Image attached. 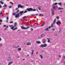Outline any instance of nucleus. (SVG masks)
<instances>
[{
  "label": "nucleus",
  "mask_w": 65,
  "mask_h": 65,
  "mask_svg": "<svg viewBox=\"0 0 65 65\" xmlns=\"http://www.w3.org/2000/svg\"><path fill=\"white\" fill-rule=\"evenodd\" d=\"M1 41V38H0V41Z\"/></svg>",
  "instance_id": "58"
},
{
  "label": "nucleus",
  "mask_w": 65,
  "mask_h": 65,
  "mask_svg": "<svg viewBox=\"0 0 65 65\" xmlns=\"http://www.w3.org/2000/svg\"><path fill=\"white\" fill-rule=\"evenodd\" d=\"M26 10L28 11H36V10L35 9H32V8H27Z\"/></svg>",
  "instance_id": "1"
},
{
  "label": "nucleus",
  "mask_w": 65,
  "mask_h": 65,
  "mask_svg": "<svg viewBox=\"0 0 65 65\" xmlns=\"http://www.w3.org/2000/svg\"><path fill=\"white\" fill-rule=\"evenodd\" d=\"M56 18L54 20V21L53 23V24H55V23H56Z\"/></svg>",
  "instance_id": "17"
},
{
  "label": "nucleus",
  "mask_w": 65,
  "mask_h": 65,
  "mask_svg": "<svg viewBox=\"0 0 65 65\" xmlns=\"http://www.w3.org/2000/svg\"><path fill=\"white\" fill-rule=\"evenodd\" d=\"M6 25H3V27H6Z\"/></svg>",
  "instance_id": "44"
},
{
  "label": "nucleus",
  "mask_w": 65,
  "mask_h": 65,
  "mask_svg": "<svg viewBox=\"0 0 65 65\" xmlns=\"http://www.w3.org/2000/svg\"><path fill=\"white\" fill-rule=\"evenodd\" d=\"M7 20H9V19L8 18V17H7Z\"/></svg>",
  "instance_id": "41"
},
{
  "label": "nucleus",
  "mask_w": 65,
  "mask_h": 65,
  "mask_svg": "<svg viewBox=\"0 0 65 65\" xmlns=\"http://www.w3.org/2000/svg\"><path fill=\"white\" fill-rule=\"evenodd\" d=\"M56 7L57 8V9L58 10H63V9H64L63 8L58 7V6L57 5L56 6Z\"/></svg>",
  "instance_id": "4"
},
{
  "label": "nucleus",
  "mask_w": 65,
  "mask_h": 65,
  "mask_svg": "<svg viewBox=\"0 0 65 65\" xmlns=\"http://www.w3.org/2000/svg\"><path fill=\"white\" fill-rule=\"evenodd\" d=\"M53 9L54 10H55V9H56V7H53V9Z\"/></svg>",
  "instance_id": "24"
},
{
  "label": "nucleus",
  "mask_w": 65,
  "mask_h": 65,
  "mask_svg": "<svg viewBox=\"0 0 65 65\" xmlns=\"http://www.w3.org/2000/svg\"><path fill=\"white\" fill-rule=\"evenodd\" d=\"M40 57H41V59H42V58H43V57L42 56V55H40Z\"/></svg>",
  "instance_id": "32"
},
{
  "label": "nucleus",
  "mask_w": 65,
  "mask_h": 65,
  "mask_svg": "<svg viewBox=\"0 0 65 65\" xmlns=\"http://www.w3.org/2000/svg\"><path fill=\"white\" fill-rule=\"evenodd\" d=\"M16 29H17V27H15L14 29H12V30H13V31H14L15 30H16Z\"/></svg>",
  "instance_id": "25"
},
{
  "label": "nucleus",
  "mask_w": 65,
  "mask_h": 65,
  "mask_svg": "<svg viewBox=\"0 0 65 65\" xmlns=\"http://www.w3.org/2000/svg\"><path fill=\"white\" fill-rule=\"evenodd\" d=\"M41 38V36H40V37H38L39 39Z\"/></svg>",
  "instance_id": "42"
},
{
  "label": "nucleus",
  "mask_w": 65,
  "mask_h": 65,
  "mask_svg": "<svg viewBox=\"0 0 65 65\" xmlns=\"http://www.w3.org/2000/svg\"><path fill=\"white\" fill-rule=\"evenodd\" d=\"M42 41H43V43H45L46 42L45 41H46V40H45V39H43Z\"/></svg>",
  "instance_id": "14"
},
{
  "label": "nucleus",
  "mask_w": 65,
  "mask_h": 65,
  "mask_svg": "<svg viewBox=\"0 0 65 65\" xmlns=\"http://www.w3.org/2000/svg\"><path fill=\"white\" fill-rule=\"evenodd\" d=\"M38 15V14H36V15Z\"/></svg>",
  "instance_id": "60"
},
{
  "label": "nucleus",
  "mask_w": 65,
  "mask_h": 65,
  "mask_svg": "<svg viewBox=\"0 0 65 65\" xmlns=\"http://www.w3.org/2000/svg\"><path fill=\"white\" fill-rule=\"evenodd\" d=\"M25 7L24 6L21 5V4H19L18 6V8H24Z\"/></svg>",
  "instance_id": "3"
},
{
  "label": "nucleus",
  "mask_w": 65,
  "mask_h": 65,
  "mask_svg": "<svg viewBox=\"0 0 65 65\" xmlns=\"http://www.w3.org/2000/svg\"><path fill=\"white\" fill-rule=\"evenodd\" d=\"M36 42L38 44H39V43H40V42L38 41H37Z\"/></svg>",
  "instance_id": "19"
},
{
  "label": "nucleus",
  "mask_w": 65,
  "mask_h": 65,
  "mask_svg": "<svg viewBox=\"0 0 65 65\" xmlns=\"http://www.w3.org/2000/svg\"><path fill=\"white\" fill-rule=\"evenodd\" d=\"M44 36H45V34H42L41 35V38L43 37Z\"/></svg>",
  "instance_id": "11"
},
{
  "label": "nucleus",
  "mask_w": 65,
  "mask_h": 65,
  "mask_svg": "<svg viewBox=\"0 0 65 65\" xmlns=\"http://www.w3.org/2000/svg\"><path fill=\"white\" fill-rule=\"evenodd\" d=\"M47 39L48 40V42H49V43H51V42L50 41H51V39L50 38H47Z\"/></svg>",
  "instance_id": "12"
},
{
  "label": "nucleus",
  "mask_w": 65,
  "mask_h": 65,
  "mask_svg": "<svg viewBox=\"0 0 65 65\" xmlns=\"http://www.w3.org/2000/svg\"><path fill=\"white\" fill-rule=\"evenodd\" d=\"M10 3H11V4H12V5L13 4V3H12L11 2H10Z\"/></svg>",
  "instance_id": "45"
},
{
  "label": "nucleus",
  "mask_w": 65,
  "mask_h": 65,
  "mask_svg": "<svg viewBox=\"0 0 65 65\" xmlns=\"http://www.w3.org/2000/svg\"><path fill=\"white\" fill-rule=\"evenodd\" d=\"M60 12H63V10H60Z\"/></svg>",
  "instance_id": "37"
},
{
  "label": "nucleus",
  "mask_w": 65,
  "mask_h": 65,
  "mask_svg": "<svg viewBox=\"0 0 65 65\" xmlns=\"http://www.w3.org/2000/svg\"><path fill=\"white\" fill-rule=\"evenodd\" d=\"M31 31H33V29H32V28H31Z\"/></svg>",
  "instance_id": "52"
},
{
  "label": "nucleus",
  "mask_w": 65,
  "mask_h": 65,
  "mask_svg": "<svg viewBox=\"0 0 65 65\" xmlns=\"http://www.w3.org/2000/svg\"><path fill=\"white\" fill-rule=\"evenodd\" d=\"M56 18V19H59V17H57Z\"/></svg>",
  "instance_id": "39"
},
{
  "label": "nucleus",
  "mask_w": 65,
  "mask_h": 65,
  "mask_svg": "<svg viewBox=\"0 0 65 65\" xmlns=\"http://www.w3.org/2000/svg\"><path fill=\"white\" fill-rule=\"evenodd\" d=\"M54 4H55V5H57V4H58V3H54Z\"/></svg>",
  "instance_id": "36"
},
{
  "label": "nucleus",
  "mask_w": 65,
  "mask_h": 65,
  "mask_svg": "<svg viewBox=\"0 0 65 65\" xmlns=\"http://www.w3.org/2000/svg\"><path fill=\"white\" fill-rule=\"evenodd\" d=\"M7 7V6L6 5H5H5L4 6H3V7Z\"/></svg>",
  "instance_id": "29"
},
{
  "label": "nucleus",
  "mask_w": 65,
  "mask_h": 65,
  "mask_svg": "<svg viewBox=\"0 0 65 65\" xmlns=\"http://www.w3.org/2000/svg\"><path fill=\"white\" fill-rule=\"evenodd\" d=\"M33 15V16H34V15H34V14H32V15Z\"/></svg>",
  "instance_id": "61"
},
{
  "label": "nucleus",
  "mask_w": 65,
  "mask_h": 65,
  "mask_svg": "<svg viewBox=\"0 0 65 65\" xmlns=\"http://www.w3.org/2000/svg\"><path fill=\"white\" fill-rule=\"evenodd\" d=\"M53 0V1H56L57 0ZM58 0V1H60V0Z\"/></svg>",
  "instance_id": "55"
},
{
  "label": "nucleus",
  "mask_w": 65,
  "mask_h": 65,
  "mask_svg": "<svg viewBox=\"0 0 65 65\" xmlns=\"http://www.w3.org/2000/svg\"><path fill=\"white\" fill-rule=\"evenodd\" d=\"M3 46V44H0V46Z\"/></svg>",
  "instance_id": "34"
},
{
  "label": "nucleus",
  "mask_w": 65,
  "mask_h": 65,
  "mask_svg": "<svg viewBox=\"0 0 65 65\" xmlns=\"http://www.w3.org/2000/svg\"><path fill=\"white\" fill-rule=\"evenodd\" d=\"M52 30H53V31H55V28L53 29Z\"/></svg>",
  "instance_id": "53"
},
{
  "label": "nucleus",
  "mask_w": 65,
  "mask_h": 65,
  "mask_svg": "<svg viewBox=\"0 0 65 65\" xmlns=\"http://www.w3.org/2000/svg\"><path fill=\"white\" fill-rule=\"evenodd\" d=\"M3 21V20H2V19H0V22H1V23H2Z\"/></svg>",
  "instance_id": "30"
},
{
  "label": "nucleus",
  "mask_w": 65,
  "mask_h": 65,
  "mask_svg": "<svg viewBox=\"0 0 65 65\" xmlns=\"http://www.w3.org/2000/svg\"><path fill=\"white\" fill-rule=\"evenodd\" d=\"M36 54H38V52H36Z\"/></svg>",
  "instance_id": "50"
},
{
  "label": "nucleus",
  "mask_w": 65,
  "mask_h": 65,
  "mask_svg": "<svg viewBox=\"0 0 65 65\" xmlns=\"http://www.w3.org/2000/svg\"><path fill=\"white\" fill-rule=\"evenodd\" d=\"M41 7L39 6L38 7V8L39 9V10H41Z\"/></svg>",
  "instance_id": "22"
},
{
  "label": "nucleus",
  "mask_w": 65,
  "mask_h": 65,
  "mask_svg": "<svg viewBox=\"0 0 65 65\" xmlns=\"http://www.w3.org/2000/svg\"><path fill=\"white\" fill-rule=\"evenodd\" d=\"M19 10H18L17 11V12H19Z\"/></svg>",
  "instance_id": "62"
},
{
  "label": "nucleus",
  "mask_w": 65,
  "mask_h": 65,
  "mask_svg": "<svg viewBox=\"0 0 65 65\" xmlns=\"http://www.w3.org/2000/svg\"><path fill=\"white\" fill-rule=\"evenodd\" d=\"M9 8H11V6H9Z\"/></svg>",
  "instance_id": "47"
},
{
  "label": "nucleus",
  "mask_w": 65,
  "mask_h": 65,
  "mask_svg": "<svg viewBox=\"0 0 65 65\" xmlns=\"http://www.w3.org/2000/svg\"><path fill=\"white\" fill-rule=\"evenodd\" d=\"M59 58H61V55H59Z\"/></svg>",
  "instance_id": "59"
},
{
  "label": "nucleus",
  "mask_w": 65,
  "mask_h": 65,
  "mask_svg": "<svg viewBox=\"0 0 65 65\" xmlns=\"http://www.w3.org/2000/svg\"><path fill=\"white\" fill-rule=\"evenodd\" d=\"M23 19H25V18H27V16H25L23 17Z\"/></svg>",
  "instance_id": "26"
},
{
  "label": "nucleus",
  "mask_w": 65,
  "mask_h": 65,
  "mask_svg": "<svg viewBox=\"0 0 65 65\" xmlns=\"http://www.w3.org/2000/svg\"><path fill=\"white\" fill-rule=\"evenodd\" d=\"M0 3L2 4H4V3H3L2 1H1Z\"/></svg>",
  "instance_id": "28"
},
{
  "label": "nucleus",
  "mask_w": 65,
  "mask_h": 65,
  "mask_svg": "<svg viewBox=\"0 0 65 65\" xmlns=\"http://www.w3.org/2000/svg\"><path fill=\"white\" fill-rule=\"evenodd\" d=\"M64 5H65V3L64 4Z\"/></svg>",
  "instance_id": "64"
},
{
  "label": "nucleus",
  "mask_w": 65,
  "mask_h": 65,
  "mask_svg": "<svg viewBox=\"0 0 65 65\" xmlns=\"http://www.w3.org/2000/svg\"><path fill=\"white\" fill-rule=\"evenodd\" d=\"M13 63V62H11V61H10L9 64H8V65H10V64H12V63Z\"/></svg>",
  "instance_id": "21"
},
{
  "label": "nucleus",
  "mask_w": 65,
  "mask_h": 65,
  "mask_svg": "<svg viewBox=\"0 0 65 65\" xmlns=\"http://www.w3.org/2000/svg\"><path fill=\"white\" fill-rule=\"evenodd\" d=\"M39 16L40 17H43V14H39Z\"/></svg>",
  "instance_id": "18"
},
{
  "label": "nucleus",
  "mask_w": 65,
  "mask_h": 65,
  "mask_svg": "<svg viewBox=\"0 0 65 65\" xmlns=\"http://www.w3.org/2000/svg\"><path fill=\"white\" fill-rule=\"evenodd\" d=\"M24 13H26V12H27V11H25L24 12H23Z\"/></svg>",
  "instance_id": "43"
},
{
  "label": "nucleus",
  "mask_w": 65,
  "mask_h": 65,
  "mask_svg": "<svg viewBox=\"0 0 65 65\" xmlns=\"http://www.w3.org/2000/svg\"><path fill=\"white\" fill-rule=\"evenodd\" d=\"M13 15H16L17 14L15 13H13Z\"/></svg>",
  "instance_id": "31"
},
{
  "label": "nucleus",
  "mask_w": 65,
  "mask_h": 65,
  "mask_svg": "<svg viewBox=\"0 0 65 65\" xmlns=\"http://www.w3.org/2000/svg\"><path fill=\"white\" fill-rule=\"evenodd\" d=\"M58 5H62V3H58Z\"/></svg>",
  "instance_id": "27"
},
{
  "label": "nucleus",
  "mask_w": 65,
  "mask_h": 65,
  "mask_svg": "<svg viewBox=\"0 0 65 65\" xmlns=\"http://www.w3.org/2000/svg\"><path fill=\"white\" fill-rule=\"evenodd\" d=\"M21 50V48H19L18 49V51H20Z\"/></svg>",
  "instance_id": "23"
},
{
  "label": "nucleus",
  "mask_w": 65,
  "mask_h": 65,
  "mask_svg": "<svg viewBox=\"0 0 65 65\" xmlns=\"http://www.w3.org/2000/svg\"><path fill=\"white\" fill-rule=\"evenodd\" d=\"M9 27H13V26L12 25H9Z\"/></svg>",
  "instance_id": "35"
},
{
  "label": "nucleus",
  "mask_w": 65,
  "mask_h": 65,
  "mask_svg": "<svg viewBox=\"0 0 65 65\" xmlns=\"http://www.w3.org/2000/svg\"><path fill=\"white\" fill-rule=\"evenodd\" d=\"M63 58H65V57H63Z\"/></svg>",
  "instance_id": "63"
},
{
  "label": "nucleus",
  "mask_w": 65,
  "mask_h": 65,
  "mask_svg": "<svg viewBox=\"0 0 65 65\" xmlns=\"http://www.w3.org/2000/svg\"><path fill=\"white\" fill-rule=\"evenodd\" d=\"M7 28H5L4 29L5 30H7Z\"/></svg>",
  "instance_id": "54"
},
{
  "label": "nucleus",
  "mask_w": 65,
  "mask_h": 65,
  "mask_svg": "<svg viewBox=\"0 0 65 65\" xmlns=\"http://www.w3.org/2000/svg\"><path fill=\"white\" fill-rule=\"evenodd\" d=\"M21 28L22 29H23L24 30H25V29L26 30V29H28V28H30V27H27V28H26L24 27L23 26H21Z\"/></svg>",
  "instance_id": "7"
},
{
  "label": "nucleus",
  "mask_w": 65,
  "mask_h": 65,
  "mask_svg": "<svg viewBox=\"0 0 65 65\" xmlns=\"http://www.w3.org/2000/svg\"><path fill=\"white\" fill-rule=\"evenodd\" d=\"M6 23H8V20H7L6 21Z\"/></svg>",
  "instance_id": "49"
},
{
  "label": "nucleus",
  "mask_w": 65,
  "mask_h": 65,
  "mask_svg": "<svg viewBox=\"0 0 65 65\" xmlns=\"http://www.w3.org/2000/svg\"><path fill=\"white\" fill-rule=\"evenodd\" d=\"M13 21H11L10 22V23H13Z\"/></svg>",
  "instance_id": "40"
},
{
  "label": "nucleus",
  "mask_w": 65,
  "mask_h": 65,
  "mask_svg": "<svg viewBox=\"0 0 65 65\" xmlns=\"http://www.w3.org/2000/svg\"><path fill=\"white\" fill-rule=\"evenodd\" d=\"M56 23L58 26H60L61 24V22L60 21H57Z\"/></svg>",
  "instance_id": "6"
},
{
  "label": "nucleus",
  "mask_w": 65,
  "mask_h": 65,
  "mask_svg": "<svg viewBox=\"0 0 65 65\" xmlns=\"http://www.w3.org/2000/svg\"><path fill=\"white\" fill-rule=\"evenodd\" d=\"M44 23H43V24H42L41 25V26H44Z\"/></svg>",
  "instance_id": "33"
},
{
  "label": "nucleus",
  "mask_w": 65,
  "mask_h": 65,
  "mask_svg": "<svg viewBox=\"0 0 65 65\" xmlns=\"http://www.w3.org/2000/svg\"><path fill=\"white\" fill-rule=\"evenodd\" d=\"M23 12H24V11H20V12L19 13L20 14V15H23Z\"/></svg>",
  "instance_id": "13"
},
{
  "label": "nucleus",
  "mask_w": 65,
  "mask_h": 65,
  "mask_svg": "<svg viewBox=\"0 0 65 65\" xmlns=\"http://www.w3.org/2000/svg\"><path fill=\"white\" fill-rule=\"evenodd\" d=\"M32 52H31V55H33V53H34V51L33 50H31Z\"/></svg>",
  "instance_id": "16"
},
{
  "label": "nucleus",
  "mask_w": 65,
  "mask_h": 65,
  "mask_svg": "<svg viewBox=\"0 0 65 65\" xmlns=\"http://www.w3.org/2000/svg\"><path fill=\"white\" fill-rule=\"evenodd\" d=\"M53 24H52L51 26H49L48 28H46L45 29V31H49L51 28H53Z\"/></svg>",
  "instance_id": "2"
},
{
  "label": "nucleus",
  "mask_w": 65,
  "mask_h": 65,
  "mask_svg": "<svg viewBox=\"0 0 65 65\" xmlns=\"http://www.w3.org/2000/svg\"><path fill=\"white\" fill-rule=\"evenodd\" d=\"M1 15H2V12H1L0 13Z\"/></svg>",
  "instance_id": "46"
},
{
  "label": "nucleus",
  "mask_w": 65,
  "mask_h": 65,
  "mask_svg": "<svg viewBox=\"0 0 65 65\" xmlns=\"http://www.w3.org/2000/svg\"><path fill=\"white\" fill-rule=\"evenodd\" d=\"M46 46H47V44H44L41 45V46H40V47H46Z\"/></svg>",
  "instance_id": "5"
},
{
  "label": "nucleus",
  "mask_w": 65,
  "mask_h": 65,
  "mask_svg": "<svg viewBox=\"0 0 65 65\" xmlns=\"http://www.w3.org/2000/svg\"><path fill=\"white\" fill-rule=\"evenodd\" d=\"M20 45H18L17 47L15 46L14 47V48H18V47H20Z\"/></svg>",
  "instance_id": "20"
},
{
  "label": "nucleus",
  "mask_w": 65,
  "mask_h": 65,
  "mask_svg": "<svg viewBox=\"0 0 65 65\" xmlns=\"http://www.w3.org/2000/svg\"><path fill=\"white\" fill-rule=\"evenodd\" d=\"M0 7L1 8H2V6L1 5H0Z\"/></svg>",
  "instance_id": "56"
},
{
  "label": "nucleus",
  "mask_w": 65,
  "mask_h": 65,
  "mask_svg": "<svg viewBox=\"0 0 65 65\" xmlns=\"http://www.w3.org/2000/svg\"><path fill=\"white\" fill-rule=\"evenodd\" d=\"M11 57L10 56H9V58H8V59H10L11 58Z\"/></svg>",
  "instance_id": "38"
},
{
  "label": "nucleus",
  "mask_w": 65,
  "mask_h": 65,
  "mask_svg": "<svg viewBox=\"0 0 65 65\" xmlns=\"http://www.w3.org/2000/svg\"><path fill=\"white\" fill-rule=\"evenodd\" d=\"M19 9L18 8H17L15 9L16 10H18Z\"/></svg>",
  "instance_id": "57"
},
{
  "label": "nucleus",
  "mask_w": 65,
  "mask_h": 65,
  "mask_svg": "<svg viewBox=\"0 0 65 65\" xmlns=\"http://www.w3.org/2000/svg\"><path fill=\"white\" fill-rule=\"evenodd\" d=\"M51 13L52 15H54L55 14V12H54V9H51Z\"/></svg>",
  "instance_id": "8"
},
{
  "label": "nucleus",
  "mask_w": 65,
  "mask_h": 65,
  "mask_svg": "<svg viewBox=\"0 0 65 65\" xmlns=\"http://www.w3.org/2000/svg\"><path fill=\"white\" fill-rule=\"evenodd\" d=\"M5 27L6 28H8V26H6Z\"/></svg>",
  "instance_id": "51"
},
{
  "label": "nucleus",
  "mask_w": 65,
  "mask_h": 65,
  "mask_svg": "<svg viewBox=\"0 0 65 65\" xmlns=\"http://www.w3.org/2000/svg\"><path fill=\"white\" fill-rule=\"evenodd\" d=\"M14 25H17V23L16 22L15 23Z\"/></svg>",
  "instance_id": "48"
},
{
  "label": "nucleus",
  "mask_w": 65,
  "mask_h": 65,
  "mask_svg": "<svg viewBox=\"0 0 65 65\" xmlns=\"http://www.w3.org/2000/svg\"><path fill=\"white\" fill-rule=\"evenodd\" d=\"M20 14V13H18V14H16L15 17V18H19V17H20V15H19Z\"/></svg>",
  "instance_id": "10"
},
{
  "label": "nucleus",
  "mask_w": 65,
  "mask_h": 65,
  "mask_svg": "<svg viewBox=\"0 0 65 65\" xmlns=\"http://www.w3.org/2000/svg\"><path fill=\"white\" fill-rule=\"evenodd\" d=\"M26 44L27 45H31V43L30 42H27L26 43Z\"/></svg>",
  "instance_id": "9"
},
{
  "label": "nucleus",
  "mask_w": 65,
  "mask_h": 65,
  "mask_svg": "<svg viewBox=\"0 0 65 65\" xmlns=\"http://www.w3.org/2000/svg\"><path fill=\"white\" fill-rule=\"evenodd\" d=\"M16 25H14V26L11 28V29H13L14 28V27H16Z\"/></svg>",
  "instance_id": "15"
}]
</instances>
